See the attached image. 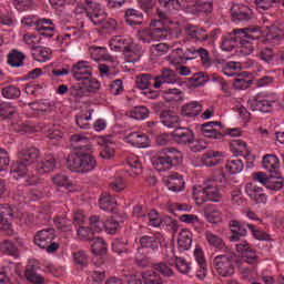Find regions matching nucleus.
Returning <instances> with one entry per match:
<instances>
[{"mask_svg":"<svg viewBox=\"0 0 284 284\" xmlns=\"http://www.w3.org/2000/svg\"><path fill=\"white\" fill-rule=\"evenodd\" d=\"M229 227L231 230L230 241L232 243L241 241V236H247V224L241 221L231 220L229 223Z\"/></svg>","mask_w":284,"mask_h":284,"instance_id":"17","label":"nucleus"},{"mask_svg":"<svg viewBox=\"0 0 284 284\" xmlns=\"http://www.w3.org/2000/svg\"><path fill=\"white\" fill-rule=\"evenodd\" d=\"M165 94L169 95V101H175L176 103H181L183 101V91L179 89H168Z\"/></svg>","mask_w":284,"mask_h":284,"instance_id":"63","label":"nucleus"},{"mask_svg":"<svg viewBox=\"0 0 284 284\" xmlns=\"http://www.w3.org/2000/svg\"><path fill=\"white\" fill-rule=\"evenodd\" d=\"M204 236L209 243V245H211V247H214L215 250H227V246L225 245V241H223V237L206 231L204 233Z\"/></svg>","mask_w":284,"mask_h":284,"instance_id":"36","label":"nucleus"},{"mask_svg":"<svg viewBox=\"0 0 284 284\" xmlns=\"http://www.w3.org/2000/svg\"><path fill=\"white\" fill-rule=\"evenodd\" d=\"M192 59H194V57H190V53L185 52L181 48L174 49L168 57V61H170V63H173V65L185 63V61H190Z\"/></svg>","mask_w":284,"mask_h":284,"instance_id":"27","label":"nucleus"},{"mask_svg":"<svg viewBox=\"0 0 284 284\" xmlns=\"http://www.w3.org/2000/svg\"><path fill=\"white\" fill-rule=\"evenodd\" d=\"M71 146L73 150H82V152H90L92 145L90 144V139L81 134H73L70 138Z\"/></svg>","mask_w":284,"mask_h":284,"instance_id":"24","label":"nucleus"},{"mask_svg":"<svg viewBox=\"0 0 284 284\" xmlns=\"http://www.w3.org/2000/svg\"><path fill=\"white\" fill-rule=\"evenodd\" d=\"M247 105L252 112H263L264 114H267V112L272 111L274 101L266 100L262 94H257L248 99Z\"/></svg>","mask_w":284,"mask_h":284,"instance_id":"11","label":"nucleus"},{"mask_svg":"<svg viewBox=\"0 0 284 284\" xmlns=\"http://www.w3.org/2000/svg\"><path fill=\"white\" fill-rule=\"evenodd\" d=\"M178 245L181 252H185L192 247V232L187 229H183L178 239Z\"/></svg>","mask_w":284,"mask_h":284,"instance_id":"33","label":"nucleus"},{"mask_svg":"<svg viewBox=\"0 0 284 284\" xmlns=\"http://www.w3.org/2000/svg\"><path fill=\"white\" fill-rule=\"evenodd\" d=\"M201 112H203V105H201L199 102H191L182 106V114L189 119L199 116Z\"/></svg>","mask_w":284,"mask_h":284,"instance_id":"35","label":"nucleus"},{"mask_svg":"<svg viewBox=\"0 0 284 284\" xmlns=\"http://www.w3.org/2000/svg\"><path fill=\"white\" fill-rule=\"evenodd\" d=\"M230 146L234 151L235 156H243V153L247 150V143L243 140H232Z\"/></svg>","mask_w":284,"mask_h":284,"instance_id":"51","label":"nucleus"},{"mask_svg":"<svg viewBox=\"0 0 284 284\" xmlns=\"http://www.w3.org/2000/svg\"><path fill=\"white\" fill-rule=\"evenodd\" d=\"M14 219H21V212L17 206H11L10 204H0V230L1 232H7V234H12V223Z\"/></svg>","mask_w":284,"mask_h":284,"instance_id":"9","label":"nucleus"},{"mask_svg":"<svg viewBox=\"0 0 284 284\" xmlns=\"http://www.w3.org/2000/svg\"><path fill=\"white\" fill-rule=\"evenodd\" d=\"M24 276L29 283L33 284H43V276L39 275L34 268H28L24 273Z\"/></svg>","mask_w":284,"mask_h":284,"instance_id":"57","label":"nucleus"},{"mask_svg":"<svg viewBox=\"0 0 284 284\" xmlns=\"http://www.w3.org/2000/svg\"><path fill=\"white\" fill-rule=\"evenodd\" d=\"M156 114L160 113V121L165 128H176L179 125V115L170 110H161V104L154 106Z\"/></svg>","mask_w":284,"mask_h":284,"instance_id":"18","label":"nucleus"},{"mask_svg":"<svg viewBox=\"0 0 284 284\" xmlns=\"http://www.w3.org/2000/svg\"><path fill=\"white\" fill-rule=\"evenodd\" d=\"M257 57L264 63H272L274 61V50L272 48H264L258 52Z\"/></svg>","mask_w":284,"mask_h":284,"instance_id":"60","label":"nucleus"},{"mask_svg":"<svg viewBox=\"0 0 284 284\" xmlns=\"http://www.w3.org/2000/svg\"><path fill=\"white\" fill-rule=\"evenodd\" d=\"M253 32H258V28L234 29L231 33L222 37L221 49L224 52H232L244 37L256 39Z\"/></svg>","mask_w":284,"mask_h":284,"instance_id":"3","label":"nucleus"},{"mask_svg":"<svg viewBox=\"0 0 284 284\" xmlns=\"http://www.w3.org/2000/svg\"><path fill=\"white\" fill-rule=\"evenodd\" d=\"M225 168L230 174H239L243 172L245 164H243V161L235 159V160H229L225 164Z\"/></svg>","mask_w":284,"mask_h":284,"instance_id":"46","label":"nucleus"},{"mask_svg":"<svg viewBox=\"0 0 284 284\" xmlns=\"http://www.w3.org/2000/svg\"><path fill=\"white\" fill-rule=\"evenodd\" d=\"M19 158L36 170L37 163H39V159H41V152H39L37 148H26L20 151Z\"/></svg>","mask_w":284,"mask_h":284,"instance_id":"20","label":"nucleus"},{"mask_svg":"<svg viewBox=\"0 0 284 284\" xmlns=\"http://www.w3.org/2000/svg\"><path fill=\"white\" fill-rule=\"evenodd\" d=\"M255 28H258L257 32L252 33L253 37L255 38L244 37L242 38V40H239V43L241 45L240 52L244 57H248V54H252L254 52V44H252V41H256V39L261 38V28L260 27H255Z\"/></svg>","mask_w":284,"mask_h":284,"instance_id":"22","label":"nucleus"},{"mask_svg":"<svg viewBox=\"0 0 284 284\" xmlns=\"http://www.w3.org/2000/svg\"><path fill=\"white\" fill-rule=\"evenodd\" d=\"M284 179L281 176V173H271L268 175V182L266 184L267 190H273L274 192H278V190H283Z\"/></svg>","mask_w":284,"mask_h":284,"instance_id":"38","label":"nucleus"},{"mask_svg":"<svg viewBox=\"0 0 284 284\" xmlns=\"http://www.w3.org/2000/svg\"><path fill=\"white\" fill-rule=\"evenodd\" d=\"M11 174H14L13 176L16 179H21L28 174V185H37L39 183V174L34 173V169L31 168L21 158L11 164Z\"/></svg>","mask_w":284,"mask_h":284,"instance_id":"8","label":"nucleus"},{"mask_svg":"<svg viewBox=\"0 0 284 284\" xmlns=\"http://www.w3.org/2000/svg\"><path fill=\"white\" fill-rule=\"evenodd\" d=\"M194 8L197 12L210 14L214 10V0H196Z\"/></svg>","mask_w":284,"mask_h":284,"instance_id":"43","label":"nucleus"},{"mask_svg":"<svg viewBox=\"0 0 284 284\" xmlns=\"http://www.w3.org/2000/svg\"><path fill=\"white\" fill-rule=\"evenodd\" d=\"M231 19L234 23H247L252 21L253 11L243 3H235L230 9Z\"/></svg>","mask_w":284,"mask_h":284,"instance_id":"10","label":"nucleus"},{"mask_svg":"<svg viewBox=\"0 0 284 284\" xmlns=\"http://www.w3.org/2000/svg\"><path fill=\"white\" fill-rule=\"evenodd\" d=\"M234 263H236V254L226 253L215 256L212 265L219 276L227 278L234 276Z\"/></svg>","mask_w":284,"mask_h":284,"instance_id":"6","label":"nucleus"},{"mask_svg":"<svg viewBox=\"0 0 284 284\" xmlns=\"http://www.w3.org/2000/svg\"><path fill=\"white\" fill-rule=\"evenodd\" d=\"M267 41H272L273 43H278L281 39H283V30L280 28H273L267 34H266Z\"/></svg>","mask_w":284,"mask_h":284,"instance_id":"64","label":"nucleus"},{"mask_svg":"<svg viewBox=\"0 0 284 284\" xmlns=\"http://www.w3.org/2000/svg\"><path fill=\"white\" fill-rule=\"evenodd\" d=\"M87 17L92 21L93 26H103L105 19H108V14L100 10L88 11Z\"/></svg>","mask_w":284,"mask_h":284,"instance_id":"45","label":"nucleus"},{"mask_svg":"<svg viewBox=\"0 0 284 284\" xmlns=\"http://www.w3.org/2000/svg\"><path fill=\"white\" fill-rule=\"evenodd\" d=\"M227 179L225 178V173L223 170L217 171L216 176L207 180L204 183L202 192L205 196L203 201H211L212 203H219L221 201V191H219V182L226 183Z\"/></svg>","mask_w":284,"mask_h":284,"instance_id":"7","label":"nucleus"},{"mask_svg":"<svg viewBox=\"0 0 284 284\" xmlns=\"http://www.w3.org/2000/svg\"><path fill=\"white\" fill-rule=\"evenodd\" d=\"M252 83H254V80H252L250 73L243 71L241 73H237L236 78L233 81V88H235V90H247V88L252 87Z\"/></svg>","mask_w":284,"mask_h":284,"instance_id":"25","label":"nucleus"},{"mask_svg":"<svg viewBox=\"0 0 284 284\" xmlns=\"http://www.w3.org/2000/svg\"><path fill=\"white\" fill-rule=\"evenodd\" d=\"M67 168H69L71 172L85 174V172H92V170L97 168V159H94L90 153H71L67 158Z\"/></svg>","mask_w":284,"mask_h":284,"instance_id":"2","label":"nucleus"},{"mask_svg":"<svg viewBox=\"0 0 284 284\" xmlns=\"http://www.w3.org/2000/svg\"><path fill=\"white\" fill-rule=\"evenodd\" d=\"M2 97H4V99H19V97H21V90L10 84L2 88Z\"/></svg>","mask_w":284,"mask_h":284,"instance_id":"52","label":"nucleus"},{"mask_svg":"<svg viewBox=\"0 0 284 284\" xmlns=\"http://www.w3.org/2000/svg\"><path fill=\"white\" fill-rule=\"evenodd\" d=\"M152 81H154V77H152L151 73H142L135 78L136 88H139V90H150Z\"/></svg>","mask_w":284,"mask_h":284,"instance_id":"41","label":"nucleus"},{"mask_svg":"<svg viewBox=\"0 0 284 284\" xmlns=\"http://www.w3.org/2000/svg\"><path fill=\"white\" fill-rule=\"evenodd\" d=\"M245 193L256 205H265V203H267V194H265L263 187L257 186L252 182L245 185Z\"/></svg>","mask_w":284,"mask_h":284,"instance_id":"12","label":"nucleus"},{"mask_svg":"<svg viewBox=\"0 0 284 284\" xmlns=\"http://www.w3.org/2000/svg\"><path fill=\"white\" fill-rule=\"evenodd\" d=\"M112 251L115 252V254H128V241L123 240H114L112 243Z\"/></svg>","mask_w":284,"mask_h":284,"instance_id":"59","label":"nucleus"},{"mask_svg":"<svg viewBox=\"0 0 284 284\" xmlns=\"http://www.w3.org/2000/svg\"><path fill=\"white\" fill-rule=\"evenodd\" d=\"M152 165L158 172H168L183 163V153L174 148L162 149L159 155L152 158Z\"/></svg>","mask_w":284,"mask_h":284,"instance_id":"1","label":"nucleus"},{"mask_svg":"<svg viewBox=\"0 0 284 284\" xmlns=\"http://www.w3.org/2000/svg\"><path fill=\"white\" fill-rule=\"evenodd\" d=\"M189 37L195 39V41H205L210 38V34L206 33L205 29L199 27H189L187 28Z\"/></svg>","mask_w":284,"mask_h":284,"instance_id":"44","label":"nucleus"},{"mask_svg":"<svg viewBox=\"0 0 284 284\" xmlns=\"http://www.w3.org/2000/svg\"><path fill=\"white\" fill-rule=\"evenodd\" d=\"M53 223L60 232H72V221L68 220L65 216L54 217Z\"/></svg>","mask_w":284,"mask_h":284,"instance_id":"48","label":"nucleus"},{"mask_svg":"<svg viewBox=\"0 0 284 284\" xmlns=\"http://www.w3.org/2000/svg\"><path fill=\"white\" fill-rule=\"evenodd\" d=\"M153 88L155 90H159L165 85V83L174 84L176 81H179V75H176V72L171 69H162L161 74L155 75L153 78Z\"/></svg>","mask_w":284,"mask_h":284,"instance_id":"14","label":"nucleus"},{"mask_svg":"<svg viewBox=\"0 0 284 284\" xmlns=\"http://www.w3.org/2000/svg\"><path fill=\"white\" fill-rule=\"evenodd\" d=\"M128 141L133 148H148L150 146V138L145 134L131 133L128 135Z\"/></svg>","mask_w":284,"mask_h":284,"instance_id":"34","label":"nucleus"},{"mask_svg":"<svg viewBox=\"0 0 284 284\" xmlns=\"http://www.w3.org/2000/svg\"><path fill=\"white\" fill-rule=\"evenodd\" d=\"M90 227L92 232H103L105 227V222L99 217V215H93L89 219Z\"/></svg>","mask_w":284,"mask_h":284,"instance_id":"56","label":"nucleus"},{"mask_svg":"<svg viewBox=\"0 0 284 284\" xmlns=\"http://www.w3.org/2000/svg\"><path fill=\"white\" fill-rule=\"evenodd\" d=\"M71 74L75 81H84L92 78V67L88 61H79L71 68Z\"/></svg>","mask_w":284,"mask_h":284,"instance_id":"13","label":"nucleus"},{"mask_svg":"<svg viewBox=\"0 0 284 284\" xmlns=\"http://www.w3.org/2000/svg\"><path fill=\"white\" fill-rule=\"evenodd\" d=\"M31 50H33L32 57L34 61L39 63H45V61H50L52 58V51L48 48L32 45Z\"/></svg>","mask_w":284,"mask_h":284,"instance_id":"28","label":"nucleus"},{"mask_svg":"<svg viewBox=\"0 0 284 284\" xmlns=\"http://www.w3.org/2000/svg\"><path fill=\"white\" fill-rule=\"evenodd\" d=\"M80 241H93L94 240V231L91 230L90 226H80L77 231Z\"/></svg>","mask_w":284,"mask_h":284,"instance_id":"55","label":"nucleus"},{"mask_svg":"<svg viewBox=\"0 0 284 284\" xmlns=\"http://www.w3.org/2000/svg\"><path fill=\"white\" fill-rule=\"evenodd\" d=\"M166 185L171 192H183V187H185V181H183V175L174 173L173 175L169 176Z\"/></svg>","mask_w":284,"mask_h":284,"instance_id":"29","label":"nucleus"},{"mask_svg":"<svg viewBox=\"0 0 284 284\" xmlns=\"http://www.w3.org/2000/svg\"><path fill=\"white\" fill-rule=\"evenodd\" d=\"M153 57H163L170 51V45L168 43H158L150 47Z\"/></svg>","mask_w":284,"mask_h":284,"instance_id":"54","label":"nucleus"},{"mask_svg":"<svg viewBox=\"0 0 284 284\" xmlns=\"http://www.w3.org/2000/svg\"><path fill=\"white\" fill-rule=\"evenodd\" d=\"M216 126L223 128V123L219 121L206 122L201 125V133L207 139H216L217 141H222V139L225 136V133L216 131V129H214Z\"/></svg>","mask_w":284,"mask_h":284,"instance_id":"16","label":"nucleus"},{"mask_svg":"<svg viewBox=\"0 0 284 284\" xmlns=\"http://www.w3.org/2000/svg\"><path fill=\"white\" fill-rule=\"evenodd\" d=\"M90 115L80 113L75 116V123L80 130H90Z\"/></svg>","mask_w":284,"mask_h":284,"instance_id":"62","label":"nucleus"},{"mask_svg":"<svg viewBox=\"0 0 284 284\" xmlns=\"http://www.w3.org/2000/svg\"><path fill=\"white\" fill-rule=\"evenodd\" d=\"M85 94H88V93L81 82L78 84H74L70 89V97H73V99H83V97H85Z\"/></svg>","mask_w":284,"mask_h":284,"instance_id":"61","label":"nucleus"},{"mask_svg":"<svg viewBox=\"0 0 284 284\" xmlns=\"http://www.w3.org/2000/svg\"><path fill=\"white\" fill-rule=\"evenodd\" d=\"M16 112H17V109H14V106L10 105V103L3 102L0 104V118L12 119V115H14Z\"/></svg>","mask_w":284,"mask_h":284,"instance_id":"53","label":"nucleus"},{"mask_svg":"<svg viewBox=\"0 0 284 284\" xmlns=\"http://www.w3.org/2000/svg\"><path fill=\"white\" fill-rule=\"evenodd\" d=\"M57 237L55 231L52 227L38 231L33 237V243L40 250H45L48 254H54L60 247L59 243L52 242Z\"/></svg>","mask_w":284,"mask_h":284,"instance_id":"5","label":"nucleus"},{"mask_svg":"<svg viewBox=\"0 0 284 284\" xmlns=\"http://www.w3.org/2000/svg\"><path fill=\"white\" fill-rule=\"evenodd\" d=\"M140 247L144 250H152V252H156L159 250V242H156L155 236L143 235L140 237Z\"/></svg>","mask_w":284,"mask_h":284,"instance_id":"42","label":"nucleus"},{"mask_svg":"<svg viewBox=\"0 0 284 284\" xmlns=\"http://www.w3.org/2000/svg\"><path fill=\"white\" fill-rule=\"evenodd\" d=\"M131 41V39H125L122 36H115L110 40V48L114 52H123L130 45Z\"/></svg>","mask_w":284,"mask_h":284,"instance_id":"37","label":"nucleus"},{"mask_svg":"<svg viewBox=\"0 0 284 284\" xmlns=\"http://www.w3.org/2000/svg\"><path fill=\"white\" fill-rule=\"evenodd\" d=\"M55 166L57 160H54V156L47 155L43 160H38L34 172H38L39 174H47L50 172H54Z\"/></svg>","mask_w":284,"mask_h":284,"instance_id":"23","label":"nucleus"},{"mask_svg":"<svg viewBox=\"0 0 284 284\" xmlns=\"http://www.w3.org/2000/svg\"><path fill=\"white\" fill-rule=\"evenodd\" d=\"M82 88L84 89V91L88 93H94L97 92L100 88H101V82H99V80L92 78H88L85 80H82Z\"/></svg>","mask_w":284,"mask_h":284,"instance_id":"47","label":"nucleus"},{"mask_svg":"<svg viewBox=\"0 0 284 284\" xmlns=\"http://www.w3.org/2000/svg\"><path fill=\"white\" fill-rule=\"evenodd\" d=\"M124 19L128 26H141L143 23V13L136 9H126Z\"/></svg>","mask_w":284,"mask_h":284,"instance_id":"32","label":"nucleus"},{"mask_svg":"<svg viewBox=\"0 0 284 284\" xmlns=\"http://www.w3.org/2000/svg\"><path fill=\"white\" fill-rule=\"evenodd\" d=\"M169 34H173L170 28L164 27L161 21L152 20L150 28L140 32V39L144 43H152L168 39Z\"/></svg>","mask_w":284,"mask_h":284,"instance_id":"4","label":"nucleus"},{"mask_svg":"<svg viewBox=\"0 0 284 284\" xmlns=\"http://www.w3.org/2000/svg\"><path fill=\"white\" fill-rule=\"evenodd\" d=\"M144 284H163L161 276L154 271H146L142 273Z\"/></svg>","mask_w":284,"mask_h":284,"instance_id":"49","label":"nucleus"},{"mask_svg":"<svg viewBox=\"0 0 284 284\" xmlns=\"http://www.w3.org/2000/svg\"><path fill=\"white\" fill-rule=\"evenodd\" d=\"M72 256H73V263L75 265H80L81 267L88 266V254H85V251L73 252Z\"/></svg>","mask_w":284,"mask_h":284,"instance_id":"58","label":"nucleus"},{"mask_svg":"<svg viewBox=\"0 0 284 284\" xmlns=\"http://www.w3.org/2000/svg\"><path fill=\"white\" fill-rule=\"evenodd\" d=\"M123 57L126 63H136L143 57V47L136 44L131 40V43L123 50Z\"/></svg>","mask_w":284,"mask_h":284,"instance_id":"19","label":"nucleus"},{"mask_svg":"<svg viewBox=\"0 0 284 284\" xmlns=\"http://www.w3.org/2000/svg\"><path fill=\"white\" fill-rule=\"evenodd\" d=\"M204 216L209 223H221V211L214 209L212 204H206L204 206Z\"/></svg>","mask_w":284,"mask_h":284,"instance_id":"40","label":"nucleus"},{"mask_svg":"<svg viewBox=\"0 0 284 284\" xmlns=\"http://www.w3.org/2000/svg\"><path fill=\"white\" fill-rule=\"evenodd\" d=\"M262 168L270 174H276L281 170V161L275 154H265L262 159Z\"/></svg>","mask_w":284,"mask_h":284,"instance_id":"21","label":"nucleus"},{"mask_svg":"<svg viewBox=\"0 0 284 284\" xmlns=\"http://www.w3.org/2000/svg\"><path fill=\"white\" fill-rule=\"evenodd\" d=\"M23 61H26V54L17 49H12L7 55V63L11 65V68L23 67Z\"/></svg>","mask_w":284,"mask_h":284,"instance_id":"30","label":"nucleus"},{"mask_svg":"<svg viewBox=\"0 0 284 284\" xmlns=\"http://www.w3.org/2000/svg\"><path fill=\"white\" fill-rule=\"evenodd\" d=\"M91 251L95 256H105L108 254V244L101 237H93L91 240Z\"/></svg>","mask_w":284,"mask_h":284,"instance_id":"39","label":"nucleus"},{"mask_svg":"<svg viewBox=\"0 0 284 284\" xmlns=\"http://www.w3.org/2000/svg\"><path fill=\"white\" fill-rule=\"evenodd\" d=\"M221 161H223V153L219 151H207L202 156V163L206 168L220 165Z\"/></svg>","mask_w":284,"mask_h":284,"instance_id":"26","label":"nucleus"},{"mask_svg":"<svg viewBox=\"0 0 284 284\" xmlns=\"http://www.w3.org/2000/svg\"><path fill=\"white\" fill-rule=\"evenodd\" d=\"M99 205L104 212H114L116 210V199L110 195V193H102Z\"/></svg>","mask_w":284,"mask_h":284,"instance_id":"31","label":"nucleus"},{"mask_svg":"<svg viewBox=\"0 0 284 284\" xmlns=\"http://www.w3.org/2000/svg\"><path fill=\"white\" fill-rule=\"evenodd\" d=\"M173 141L181 145H192L194 143V132L187 128H175L171 133Z\"/></svg>","mask_w":284,"mask_h":284,"instance_id":"15","label":"nucleus"},{"mask_svg":"<svg viewBox=\"0 0 284 284\" xmlns=\"http://www.w3.org/2000/svg\"><path fill=\"white\" fill-rule=\"evenodd\" d=\"M18 251L19 248L17 247V245L8 240H4L2 243H0V252H2V254H8L9 256H17Z\"/></svg>","mask_w":284,"mask_h":284,"instance_id":"50","label":"nucleus"}]
</instances>
